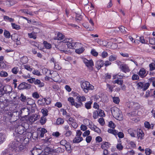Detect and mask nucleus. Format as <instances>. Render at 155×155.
<instances>
[{
  "instance_id": "nucleus-1",
  "label": "nucleus",
  "mask_w": 155,
  "mask_h": 155,
  "mask_svg": "<svg viewBox=\"0 0 155 155\" xmlns=\"http://www.w3.org/2000/svg\"><path fill=\"white\" fill-rule=\"evenodd\" d=\"M81 88L85 93L88 92L89 90H92L94 89V86L91 84L90 83L87 81H82L81 82Z\"/></svg>"
},
{
  "instance_id": "nucleus-2",
  "label": "nucleus",
  "mask_w": 155,
  "mask_h": 155,
  "mask_svg": "<svg viewBox=\"0 0 155 155\" xmlns=\"http://www.w3.org/2000/svg\"><path fill=\"white\" fill-rule=\"evenodd\" d=\"M113 116L116 119L119 120H121L123 119V117L121 111L118 109L116 110H111Z\"/></svg>"
},
{
  "instance_id": "nucleus-3",
  "label": "nucleus",
  "mask_w": 155,
  "mask_h": 155,
  "mask_svg": "<svg viewBox=\"0 0 155 155\" xmlns=\"http://www.w3.org/2000/svg\"><path fill=\"white\" fill-rule=\"evenodd\" d=\"M12 89L9 85L4 87L0 89V95H2L4 94H10L12 92Z\"/></svg>"
},
{
  "instance_id": "nucleus-4",
  "label": "nucleus",
  "mask_w": 155,
  "mask_h": 155,
  "mask_svg": "<svg viewBox=\"0 0 155 155\" xmlns=\"http://www.w3.org/2000/svg\"><path fill=\"white\" fill-rule=\"evenodd\" d=\"M150 84L149 83H144L142 82H139L137 84V88L138 89L140 90L142 89L143 91L146 90L149 87Z\"/></svg>"
},
{
  "instance_id": "nucleus-5",
  "label": "nucleus",
  "mask_w": 155,
  "mask_h": 155,
  "mask_svg": "<svg viewBox=\"0 0 155 155\" xmlns=\"http://www.w3.org/2000/svg\"><path fill=\"white\" fill-rule=\"evenodd\" d=\"M83 61L86 66L91 71L93 70V66L94 65V62L92 60H88L86 59L83 60Z\"/></svg>"
},
{
  "instance_id": "nucleus-6",
  "label": "nucleus",
  "mask_w": 155,
  "mask_h": 155,
  "mask_svg": "<svg viewBox=\"0 0 155 155\" xmlns=\"http://www.w3.org/2000/svg\"><path fill=\"white\" fill-rule=\"evenodd\" d=\"M76 100L77 101L78 104H79L78 108H80L83 106L82 102L85 101H86V98L84 96H79L76 97Z\"/></svg>"
},
{
  "instance_id": "nucleus-7",
  "label": "nucleus",
  "mask_w": 155,
  "mask_h": 155,
  "mask_svg": "<svg viewBox=\"0 0 155 155\" xmlns=\"http://www.w3.org/2000/svg\"><path fill=\"white\" fill-rule=\"evenodd\" d=\"M51 100L50 98H45L43 99H39L38 101V103L41 105H44L46 104L47 105L50 104L51 103Z\"/></svg>"
},
{
  "instance_id": "nucleus-8",
  "label": "nucleus",
  "mask_w": 155,
  "mask_h": 155,
  "mask_svg": "<svg viewBox=\"0 0 155 155\" xmlns=\"http://www.w3.org/2000/svg\"><path fill=\"white\" fill-rule=\"evenodd\" d=\"M26 129L23 126L22 124L21 125H18L15 129V131L17 132L18 134H23L25 133L26 134Z\"/></svg>"
},
{
  "instance_id": "nucleus-9",
  "label": "nucleus",
  "mask_w": 155,
  "mask_h": 155,
  "mask_svg": "<svg viewBox=\"0 0 155 155\" xmlns=\"http://www.w3.org/2000/svg\"><path fill=\"white\" fill-rule=\"evenodd\" d=\"M16 140L15 141L12 142L9 144V149L12 150L13 151L14 150L16 151V149L17 148L20 143L18 141H17V140Z\"/></svg>"
},
{
  "instance_id": "nucleus-10",
  "label": "nucleus",
  "mask_w": 155,
  "mask_h": 155,
  "mask_svg": "<svg viewBox=\"0 0 155 155\" xmlns=\"http://www.w3.org/2000/svg\"><path fill=\"white\" fill-rule=\"evenodd\" d=\"M25 133L23 134H17V135L15 137V140H17V141L21 143L26 138L27 136L25 135Z\"/></svg>"
},
{
  "instance_id": "nucleus-11",
  "label": "nucleus",
  "mask_w": 155,
  "mask_h": 155,
  "mask_svg": "<svg viewBox=\"0 0 155 155\" xmlns=\"http://www.w3.org/2000/svg\"><path fill=\"white\" fill-rule=\"evenodd\" d=\"M31 87L30 85L25 82L20 84L18 86V89L19 90H22L25 89H30Z\"/></svg>"
},
{
  "instance_id": "nucleus-12",
  "label": "nucleus",
  "mask_w": 155,
  "mask_h": 155,
  "mask_svg": "<svg viewBox=\"0 0 155 155\" xmlns=\"http://www.w3.org/2000/svg\"><path fill=\"white\" fill-rule=\"evenodd\" d=\"M104 64V61L99 59L96 61L95 63V67L97 68V70L99 71L103 66Z\"/></svg>"
},
{
  "instance_id": "nucleus-13",
  "label": "nucleus",
  "mask_w": 155,
  "mask_h": 155,
  "mask_svg": "<svg viewBox=\"0 0 155 155\" xmlns=\"http://www.w3.org/2000/svg\"><path fill=\"white\" fill-rule=\"evenodd\" d=\"M12 39L16 42V44L17 45H19L21 44L20 40L18 39V36L17 34H13L11 36Z\"/></svg>"
},
{
  "instance_id": "nucleus-14",
  "label": "nucleus",
  "mask_w": 155,
  "mask_h": 155,
  "mask_svg": "<svg viewBox=\"0 0 155 155\" xmlns=\"http://www.w3.org/2000/svg\"><path fill=\"white\" fill-rule=\"evenodd\" d=\"M120 68L122 71L125 73L128 72L130 71L128 66L126 64H122L120 65Z\"/></svg>"
},
{
  "instance_id": "nucleus-15",
  "label": "nucleus",
  "mask_w": 155,
  "mask_h": 155,
  "mask_svg": "<svg viewBox=\"0 0 155 155\" xmlns=\"http://www.w3.org/2000/svg\"><path fill=\"white\" fill-rule=\"evenodd\" d=\"M68 100L71 103V105L74 106L77 108H78V106H79V104H78L77 101L75 102V100L73 97H69L68 98Z\"/></svg>"
},
{
  "instance_id": "nucleus-16",
  "label": "nucleus",
  "mask_w": 155,
  "mask_h": 155,
  "mask_svg": "<svg viewBox=\"0 0 155 155\" xmlns=\"http://www.w3.org/2000/svg\"><path fill=\"white\" fill-rule=\"evenodd\" d=\"M42 152V149H36L35 148H34L31 151V153L33 155H39Z\"/></svg>"
},
{
  "instance_id": "nucleus-17",
  "label": "nucleus",
  "mask_w": 155,
  "mask_h": 155,
  "mask_svg": "<svg viewBox=\"0 0 155 155\" xmlns=\"http://www.w3.org/2000/svg\"><path fill=\"white\" fill-rule=\"evenodd\" d=\"M137 136L138 140L139 139L141 140L143 139V137L144 136V134L143 133L142 131L140 129L137 130Z\"/></svg>"
},
{
  "instance_id": "nucleus-18",
  "label": "nucleus",
  "mask_w": 155,
  "mask_h": 155,
  "mask_svg": "<svg viewBox=\"0 0 155 155\" xmlns=\"http://www.w3.org/2000/svg\"><path fill=\"white\" fill-rule=\"evenodd\" d=\"M146 71L145 69L144 68H141L138 74L141 78H144L146 75H145Z\"/></svg>"
},
{
  "instance_id": "nucleus-19",
  "label": "nucleus",
  "mask_w": 155,
  "mask_h": 155,
  "mask_svg": "<svg viewBox=\"0 0 155 155\" xmlns=\"http://www.w3.org/2000/svg\"><path fill=\"white\" fill-rule=\"evenodd\" d=\"M34 84L35 85H38V87H43L44 86V84L42 82H41V81L38 79H35Z\"/></svg>"
},
{
  "instance_id": "nucleus-20",
  "label": "nucleus",
  "mask_w": 155,
  "mask_h": 155,
  "mask_svg": "<svg viewBox=\"0 0 155 155\" xmlns=\"http://www.w3.org/2000/svg\"><path fill=\"white\" fill-rule=\"evenodd\" d=\"M128 132L131 137H135L136 133L137 132L135 130L132 129H130L128 130Z\"/></svg>"
},
{
  "instance_id": "nucleus-21",
  "label": "nucleus",
  "mask_w": 155,
  "mask_h": 155,
  "mask_svg": "<svg viewBox=\"0 0 155 155\" xmlns=\"http://www.w3.org/2000/svg\"><path fill=\"white\" fill-rule=\"evenodd\" d=\"M83 138L81 137H76L73 140V142L74 143H78L83 140Z\"/></svg>"
},
{
  "instance_id": "nucleus-22",
  "label": "nucleus",
  "mask_w": 155,
  "mask_h": 155,
  "mask_svg": "<svg viewBox=\"0 0 155 155\" xmlns=\"http://www.w3.org/2000/svg\"><path fill=\"white\" fill-rule=\"evenodd\" d=\"M92 104V101H90L85 103L84 107L86 108L89 110L91 108V105Z\"/></svg>"
},
{
  "instance_id": "nucleus-23",
  "label": "nucleus",
  "mask_w": 155,
  "mask_h": 155,
  "mask_svg": "<svg viewBox=\"0 0 155 155\" xmlns=\"http://www.w3.org/2000/svg\"><path fill=\"white\" fill-rule=\"evenodd\" d=\"M28 37L30 38H33L35 39L37 38V33L32 32L31 33L28 34Z\"/></svg>"
},
{
  "instance_id": "nucleus-24",
  "label": "nucleus",
  "mask_w": 155,
  "mask_h": 155,
  "mask_svg": "<svg viewBox=\"0 0 155 155\" xmlns=\"http://www.w3.org/2000/svg\"><path fill=\"white\" fill-rule=\"evenodd\" d=\"M110 145L109 143L107 142L103 143L101 145V148L104 150L107 149L109 147Z\"/></svg>"
},
{
  "instance_id": "nucleus-25",
  "label": "nucleus",
  "mask_w": 155,
  "mask_h": 155,
  "mask_svg": "<svg viewBox=\"0 0 155 155\" xmlns=\"http://www.w3.org/2000/svg\"><path fill=\"white\" fill-rule=\"evenodd\" d=\"M96 111L98 112L99 116L101 117H104L105 116V114L104 111L102 110L100 108L97 109L96 110Z\"/></svg>"
},
{
  "instance_id": "nucleus-26",
  "label": "nucleus",
  "mask_w": 155,
  "mask_h": 155,
  "mask_svg": "<svg viewBox=\"0 0 155 155\" xmlns=\"http://www.w3.org/2000/svg\"><path fill=\"white\" fill-rule=\"evenodd\" d=\"M20 143H19L17 148L16 149V152L21 151L23 150L25 147V146L21 145Z\"/></svg>"
},
{
  "instance_id": "nucleus-27",
  "label": "nucleus",
  "mask_w": 155,
  "mask_h": 155,
  "mask_svg": "<svg viewBox=\"0 0 155 155\" xmlns=\"http://www.w3.org/2000/svg\"><path fill=\"white\" fill-rule=\"evenodd\" d=\"M107 132L110 134H111L116 136L117 134L118 131L115 130H113L111 129H109L107 130Z\"/></svg>"
},
{
  "instance_id": "nucleus-28",
  "label": "nucleus",
  "mask_w": 155,
  "mask_h": 155,
  "mask_svg": "<svg viewBox=\"0 0 155 155\" xmlns=\"http://www.w3.org/2000/svg\"><path fill=\"white\" fill-rule=\"evenodd\" d=\"M66 150L68 152H71V146L70 143L68 142L67 144L64 146Z\"/></svg>"
},
{
  "instance_id": "nucleus-29",
  "label": "nucleus",
  "mask_w": 155,
  "mask_h": 155,
  "mask_svg": "<svg viewBox=\"0 0 155 155\" xmlns=\"http://www.w3.org/2000/svg\"><path fill=\"white\" fill-rule=\"evenodd\" d=\"M64 35L62 33L58 32L57 34V36L56 38L58 40H61L63 39L64 38Z\"/></svg>"
},
{
  "instance_id": "nucleus-30",
  "label": "nucleus",
  "mask_w": 155,
  "mask_h": 155,
  "mask_svg": "<svg viewBox=\"0 0 155 155\" xmlns=\"http://www.w3.org/2000/svg\"><path fill=\"white\" fill-rule=\"evenodd\" d=\"M31 120L33 121H35L38 120L40 118V116L37 114H35L32 116Z\"/></svg>"
},
{
  "instance_id": "nucleus-31",
  "label": "nucleus",
  "mask_w": 155,
  "mask_h": 155,
  "mask_svg": "<svg viewBox=\"0 0 155 155\" xmlns=\"http://www.w3.org/2000/svg\"><path fill=\"white\" fill-rule=\"evenodd\" d=\"M114 84H118L122 85L123 83V80H122L116 79L113 82Z\"/></svg>"
},
{
  "instance_id": "nucleus-32",
  "label": "nucleus",
  "mask_w": 155,
  "mask_h": 155,
  "mask_svg": "<svg viewBox=\"0 0 155 155\" xmlns=\"http://www.w3.org/2000/svg\"><path fill=\"white\" fill-rule=\"evenodd\" d=\"M47 121V119L45 117L42 116L40 120V123L41 125L44 124Z\"/></svg>"
},
{
  "instance_id": "nucleus-33",
  "label": "nucleus",
  "mask_w": 155,
  "mask_h": 155,
  "mask_svg": "<svg viewBox=\"0 0 155 155\" xmlns=\"http://www.w3.org/2000/svg\"><path fill=\"white\" fill-rule=\"evenodd\" d=\"M43 43L45 47L48 49H49L51 48V44L47 42L46 41H44Z\"/></svg>"
},
{
  "instance_id": "nucleus-34",
  "label": "nucleus",
  "mask_w": 155,
  "mask_h": 155,
  "mask_svg": "<svg viewBox=\"0 0 155 155\" xmlns=\"http://www.w3.org/2000/svg\"><path fill=\"white\" fill-rule=\"evenodd\" d=\"M64 122V119L61 118H58L56 121L57 124L58 125L62 124Z\"/></svg>"
},
{
  "instance_id": "nucleus-35",
  "label": "nucleus",
  "mask_w": 155,
  "mask_h": 155,
  "mask_svg": "<svg viewBox=\"0 0 155 155\" xmlns=\"http://www.w3.org/2000/svg\"><path fill=\"white\" fill-rule=\"evenodd\" d=\"M41 112L43 114V116H47L48 115V111L46 108H43L41 110Z\"/></svg>"
},
{
  "instance_id": "nucleus-36",
  "label": "nucleus",
  "mask_w": 155,
  "mask_h": 155,
  "mask_svg": "<svg viewBox=\"0 0 155 155\" xmlns=\"http://www.w3.org/2000/svg\"><path fill=\"white\" fill-rule=\"evenodd\" d=\"M47 132V130L44 128H42L41 130H40V136L42 137L44 136V134Z\"/></svg>"
},
{
  "instance_id": "nucleus-37",
  "label": "nucleus",
  "mask_w": 155,
  "mask_h": 155,
  "mask_svg": "<svg viewBox=\"0 0 155 155\" xmlns=\"http://www.w3.org/2000/svg\"><path fill=\"white\" fill-rule=\"evenodd\" d=\"M53 150L50 148L49 147H47L45 149V153H50L53 151Z\"/></svg>"
},
{
  "instance_id": "nucleus-38",
  "label": "nucleus",
  "mask_w": 155,
  "mask_h": 155,
  "mask_svg": "<svg viewBox=\"0 0 155 155\" xmlns=\"http://www.w3.org/2000/svg\"><path fill=\"white\" fill-rule=\"evenodd\" d=\"M133 105L132 108L134 109H137L139 107V104L137 103L133 102L131 104V105Z\"/></svg>"
},
{
  "instance_id": "nucleus-39",
  "label": "nucleus",
  "mask_w": 155,
  "mask_h": 155,
  "mask_svg": "<svg viewBox=\"0 0 155 155\" xmlns=\"http://www.w3.org/2000/svg\"><path fill=\"white\" fill-rule=\"evenodd\" d=\"M4 34L5 37L7 38H9L11 36L9 32L6 30H5Z\"/></svg>"
},
{
  "instance_id": "nucleus-40",
  "label": "nucleus",
  "mask_w": 155,
  "mask_h": 155,
  "mask_svg": "<svg viewBox=\"0 0 155 155\" xmlns=\"http://www.w3.org/2000/svg\"><path fill=\"white\" fill-rule=\"evenodd\" d=\"M5 136L2 133H0V144L2 143L5 140Z\"/></svg>"
},
{
  "instance_id": "nucleus-41",
  "label": "nucleus",
  "mask_w": 155,
  "mask_h": 155,
  "mask_svg": "<svg viewBox=\"0 0 155 155\" xmlns=\"http://www.w3.org/2000/svg\"><path fill=\"white\" fill-rule=\"evenodd\" d=\"M54 68L57 70H59L61 68L58 62H56L54 64Z\"/></svg>"
},
{
  "instance_id": "nucleus-42",
  "label": "nucleus",
  "mask_w": 155,
  "mask_h": 155,
  "mask_svg": "<svg viewBox=\"0 0 155 155\" xmlns=\"http://www.w3.org/2000/svg\"><path fill=\"white\" fill-rule=\"evenodd\" d=\"M150 70L152 71L155 69V63H152L150 64L149 65Z\"/></svg>"
},
{
  "instance_id": "nucleus-43",
  "label": "nucleus",
  "mask_w": 155,
  "mask_h": 155,
  "mask_svg": "<svg viewBox=\"0 0 155 155\" xmlns=\"http://www.w3.org/2000/svg\"><path fill=\"white\" fill-rule=\"evenodd\" d=\"M8 75L7 73L5 71H2L0 72V76L1 77H6Z\"/></svg>"
},
{
  "instance_id": "nucleus-44",
  "label": "nucleus",
  "mask_w": 155,
  "mask_h": 155,
  "mask_svg": "<svg viewBox=\"0 0 155 155\" xmlns=\"http://www.w3.org/2000/svg\"><path fill=\"white\" fill-rule=\"evenodd\" d=\"M6 66V64L3 61L0 62V69H5Z\"/></svg>"
},
{
  "instance_id": "nucleus-45",
  "label": "nucleus",
  "mask_w": 155,
  "mask_h": 155,
  "mask_svg": "<svg viewBox=\"0 0 155 155\" xmlns=\"http://www.w3.org/2000/svg\"><path fill=\"white\" fill-rule=\"evenodd\" d=\"M113 101L116 104H118L120 102V99L118 97H114L113 98Z\"/></svg>"
},
{
  "instance_id": "nucleus-46",
  "label": "nucleus",
  "mask_w": 155,
  "mask_h": 155,
  "mask_svg": "<svg viewBox=\"0 0 155 155\" xmlns=\"http://www.w3.org/2000/svg\"><path fill=\"white\" fill-rule=\"evenodd\" d=\"M11 24L12 27L14 29L19 30L20 28L19 25H18L14 23H12Z\"/></svg>"
},
{
  "instance_id": "nucleus-47",
  "label": "nucleus",
  "mask_w": 155,
  "mask_h": 155,
  "mask_svg": "<svg viewBox=\"0 0 155 155\" xmlns=\"http://www.w3.org/2000/svg\"><path fill=\"white\" fill-rule=\"evenodd\" d=\"M4 19L5 21H8L10 22H13L14 21L13 19L7 16H4Z\"/></svg>"
},
{
  "instance_id": "nucleus-48",
  "label": "nucleus",
  "mask_w": 155,
  "mask_h": 155,
  "mask_svg": "<svg viewBox=\"0 0 155 155\" xmlns=\"http://www.w3.org/2000/svg\"><path fill=\"white\" fill-rule=\"evenodd\" d=\"M149 43L152 45H154L155 44V38H149Z\"/></svg>"
},
{
  "instance_id": "nucleus-49",
  "label": "nucleus",
  "mask_w": 155,
  "mask_h": 155,
  "mask_svg": "<svg viewBox=\"0 0 155 155\" xmlns=\"http://www.w3.org/2000/svg\"><path fill=\"white\" fill-rule=\"evenodd\" d=\"M108 126L113 129H114L115 127V124L112 121H110L109 122Z\"/></svg>"
},
{
  "instance_id": "nucleus-50",
  "label": "nucleus",
  "mask_w": 155,
  "mask_h": 155,
  "mask_svg": "<svg viewBox=\"0 0 155 155\" xmlns=\"http://www.w3.org/2000/svg\"><path fill=\"white\" fill-rule=\"evenodd\" d=\"M32 97L38 99L39 97V95L37 92H34L32 94Z\"/></svg>"
},
{
  "instance_id": "nucleus-51",
  "label": "nucleus",
  "mask_w": 155,
  "mask_h": 155,
  "mask_svg": "<svg viewBox=\"0 0 155 155\" xmlns=\"http://www.w3.org/2000/svg\"><path fill=\"white\" fill-rule=\"evenodd\" d=\"M20 98V100L22 102L25 101L26 99V97L24 96L23 94H21Z\"/></svg>"
},
{
  "instance_id": "nucleus-52",
  "label": "nucleus",
  "mask_w": 155,
  "mask_h": 155,
  "mask_svg": "<svg viewBox=\"0 0 155 155\" xmlns=\"http://www.w3.org/2000/svg\"><path fill=\"white\" fill-rule=\"evenodd\" d=\"M66 45L68 48H73L74 45V43H71L69 42H67Z\"/></svg>"
},
{
  "instance_id": "nucleus-53",
  "label": "nucleus",
  "mask_w": 155,
  "mask_h": 155,
  "mask_svg": "<svg viewBox=\"0 0 155 155\" xmlns=\"http://www.w3.org/2000/svg\"><path fill=\"white\" fill-rule=\"evenodd\" d=\"M42 72L43 73L45 74L46 76H47L48 75H49L48 74V73L50 72V70H48L46 68H45L42 69Z\"/></svg>"
},
{
  "instance_id": "nucleus-54",
  "label": "nucleus",
  "mask_w": 155,
  "mask_h": 155,
  "mask_svg": "<svg viewBox=\"0 0 155 155\" xmlns=\"http://www.w3.org/2000/svg\"><path fill=\"white\" fill-rule=\"evenodd\" d=\"M76 20L78 22L82 19V16L79 14H77L76 16Z\"/></svg>"
},
{
  "instance_id": "nucleus-55",
  "label": "nucleus",
  "mask_w": 155,
  "mask_h": 155,
  "mask_svg": "<svg viewBox=\"0 0 155 155\" xmlns=\"http://www.w3.org/2000/svg\"><path fill=\"white\" fill-rule=\"evenodd\" d=\"M140 42L143 44H147V41H145L143 36H141L140 38Z\"/></svg>"
},
{
  "instance_id": "nucleus-56",
  "label": "nucleus",
  "mask_w": 155,
  "mask_h": 155,
  "mask_svg": "<svg viewBox=\"0 0 155 155\" xmlns=\"http://www.w3.org/2000/svg\"><path fill=\"white\" fill-rule=\"evenodd\" d=\"M117 59V56L115 55H111L110 56L109 58V61H113L116 60Z\"/></svg>"
},
{
  "instance_id": "nucleus-57",
  "label": "nucleus",
  "mask_w": 155,
  "mask_h": 155,
  "mask_svg": "<svg viewBox=\"0 0 155 155\" xmlns=\"http://www.w3.org/2000/svg\"><path fill=\"white\" fill-rule=\"evenodd\" d=\"M152 152V150L150 148H146L145 150V153L146 155H150Z\"/></svg>"
},
{
  "instance_id": "nucleus-58",
  "label": "nucleus",
  "mask_w": 155,
  "mask_h": 155,
  "mask_svg": "<svg viewBox=\"0 0 155 155\" xmlns=\"http://www.w3.org/2000/svg\"><path fill=\"white\" fill-rule=\"evenodd\" d=\"M119 28L121 32L124 34H125L126 32V31L125 29V28L124 27L121 26Z\"/></svg>"
},
{
  "instance_id": "nucleus-59",
  "label": "nucleus",
  "mask_w": 155,
  "mask_h": 155,
  "mask_svg": "<svg viewBox=\"0 0 155 155\" xmlns=\"http://www.w3.org/2000/svg\"><path fill=\"white\" fill-rule=\"evenodd\" d=\"M117 149L119 150H121L123 149V147L121 143H118L116 146Z\"/></svg>"
},
{
  "instance_id": "nucleus-60",
  "label": "nucleus",
  "mask_w": 155,
  "mask_h": 155,
  "mask_svg": "<svg viewBox=\"0 0 155 155\" xmlns=\"http://www.w3.org/2000/svg\"><path fill=\"white\" fill-rule=\"evenodd\" d=\"M91 54L94 56H97L98 55V53L94 49H93L91 51Z\"/></svg>"
},
{
  "instance_id": "nucleus-61",
  "label": "nucleus",
  "mask_w": 155,
  "mask_h": 155,
  "mask_svg": "<svg viewBox=\"0 0 155 155\" xmlns=\"http://www.w3.org/2000/svg\"><path fill=\"white\" fill-rule=\"evenodd\" d=\"M69 124H71V126L75 129L78 126V124L75 121L72 123H69Z\"/></svg>"
},
{
  "instance_id": "nucleus-62",
  "label": "nucleus",
  "mask_w": 155,
  "mask_h": 155,
  "mask_svg": "<svg viewBox=\"0 0 155 155\" xmlns=\"http://www.w3.org/2000/svg\"><path fill=\"white\" fill-rule=\"evenodd\" d=\"M18 68L17 67H15L12 70V73L15 74H17L18 71Z\"/></svg>"
},
{
  "instance_id": "nucleus-63",
  "label": "nucleus",
  "mask_w": 155,
  "mask_h": 155,
  "mask_svg": "<svg viewBox=\"0 0 155 155\" xmlns=\"http://www.w3.org/2000/svg\"><path fill=\"white\" fill-rule=\"evenodd\" d=\"M118 137L120 138H122L124 137V133L121 132H117V134Z\"/></svg>"
},
{
  "instance_id": "nucleus-64",
  "label": "nucleus",
  "mask_w": 155,
  "mask_h": 155,
  "mask_svg": "<svg viewBox=\"0 0 155 155\" xmlns=\"http://www.w3.org/2000/svg\"><path fill=\"white\" fill-rule=\"evenodd\" d=\"M151 81H152L153 86L155 87V78L151 77L149 79Z\"/></svg>"
}]
</instances>
